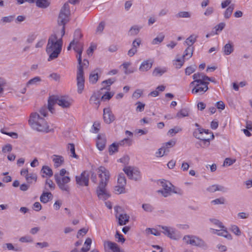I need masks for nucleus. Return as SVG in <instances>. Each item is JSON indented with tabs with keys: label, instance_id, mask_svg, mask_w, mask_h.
<instances>
[{
	"label": "nucleus",
	"instance_id": "obj_1",
	"mask_svg": "<svg viewBox=\"0 0 252 252\" xmlns=\"http://www.w3.org/2000/svg\"><path fill=\"white\" fill-rule=\"evenodd\" d=\"M96 172L100 179L96 189V194L100 199L105 200L110 196L109 191L106 188L110 179V174L108 170L102 166L96 169Z\"/></svg>",
	"mask_w": 252,
	"mask_h": 252
},
{
	"label": "nucleus",
	"instance_id": "obj_2",
	"mask_svg": "<svg viewBox=\"0 0 252 252\" xmlns=\"http://www.w3.org/2000/svg\"><path fill=\"white\" fill-rule=\"evenodd\" d=\"M63 44L62 37L58 39L56 34H52L48 39L46 51L49 55L48 61L56 59L60 54Z\"/></svg>",
	"mask_w": 252,
	"mask_h": 252
},
{
	"label": "nucleus",
	"instance_id": "obj_3",
	"mask_svg": "<svg viewBox=\"0 0 252 252\" xmlns=\"http://www.w3.org/2000/svg\"><path fill=\"white\" fill-rule=\"evenodd\" d=\"M29 124L32 128L37 131L47 133L51 131L49 126L44 118L41 117L37 112L31 114Z\"/></svg>",
	"mask_w": 252,
	"mask_h": 252
},
{
	"label": "nucleus",
	"instance_id": "obj_4",
	"mask_svg": "<svg viewBox=\"0 0 252 252\" xmlns=\"http://www.w3.org/2000/svg\"><path fill=\"white\" fill-rule=\"evenodd\" d=\"M73 102V99L68 95L52 96L49 97L48 100L49 109L51 110L53 106L55 103L58 104L63 108H68L72 105Z\"/></svg>",
	"mask_w": 252,
	"mask_h": 252
},
{
	"label": "nucleus",
	"instance_id": "obj_5",
	"mask_svg": "<svg viewBox=\"0 0 252 252\" xmlns=\"http://www.w3.org/2000/svg\"><path fill=\"white\" fill-rule=\"evenodd\" d=\"M83 51L76 52L78 53L77 56L78 65L77 66V81L78 93L81 94L84 88L85 78L84 76V71L83 70V65L82 62V53Z\"/></svg>",
	"mask_w": 252,
	"mask_h": 252
},
{
	"label": "nucleus",
	"instance_id": "obj_6",
	"mask_svg": "<svg viewBox=\"0 0 252 252\" xmlns=\"http://www.w3.org/2000/svg\"><path fill=\"white\" fill-rule=\"evenodd\" d=\"M83 51L76 52L78 53L77 56L78 65L77 66V81L78 93L81 94L84 88L85 78L84 76V71L83 70V65L82 62V53Z\"/></svg>",
	"mask_w": 252,
	"mask_h": 252
},
{
	"label": "nucleus",
	"instance_id": "obj_7",
	"mask_svg": "<svg viewBox=\"0 0 252 252\" xmlns=\"http://www.w3.org/2000/svg\"><path fill=\"white\" fill-rule=\"evenodd\" d=\"M69 15V6L68 3H65L61 8L58 19V25L59 26H63L61 30L62 37L64 34L65 25L68 22V17Z\"/></svg>",
	"mask_w": 252,
	"mask_h": 252
},
{
	"label": "nucleus",
	"instance_id": "obj_8",
	"mask_svg": "<svg viewBox=\"0 0 252 252\" xmlns=\"http://www.w3.org/2000/svg\"><path fill=\"white\" fill-rule=\"evenodd\" d=\"M55 181L58 186L59 189L63 191L69 192L70 191V187L68 185L70 181V178L69 176L61 177L58 175V173L54 175Z\"/></svg>",
	"mask_w": 252,
	"mask_h": 252
},
{
	"label": "nucleus",
	"instance_id": "obj_9",
	"mask_svg": "<svg viewBox=\"0 0 252 252\" xmlns=\"http://www.w3.org/2000/svg\"><path fill=\"white\" fill-rule=\"evenodd\" d=\"M159 184L162 189L158 190L157 192L161 193L164 197H166L170 195L172 192L176 193V191L174 190V186L169 182L163 180L160 181Z\"/></svg>",
	"mask_w": 252,
	"mask_h": 252
},
{
	"label": "nucleus",
	"instance_id": "obj_10",
	"mask_svg": "<svg viewBox=\"0 0 252 252\" xmlns=\"http://www.w3.org/2000/svg\"><path fill=\"white\" fill-rule=\"evenodd\" d=\"M183 240L187 244L201 248L207 247V245L205 242L195 236L186 235L184 237Z\"/></svg>",
	"mask_w": 252,
	"mask_h": 252
},
{
	"label": "nucleus",
	"instance_id": "obj_11",
	"mask_svg": "<svg viewBox=\"0 0 252 252\" xmlns=\"http://www.w3.org/2000/svg\"><path fill=\"white\" fill-rule=\"evenodd\" d=\"M116 212L115 217L118 220L119 225H124L129 221V216L126 213L122 212V209L120 206H116L114 208Z\"/></svg>",
	"mask_w": 252,
	"mask_h": 252
},
{
	"label": "nucleus",
	"instance_id": "obj_12",
	"mask_svg": "<svg viewBox=\"0 0 252 252\" xmlns=\"http://www.w3.org/2000/svg\"><path fill=\"white\" fill-rule=\"evenodd\" d=\"M194 48L193 47H188L184 52L182 59H177L175 61L174 64L176 68H180L183 65L185 60L190 58L193 54Z\"/></svg>",
	"mask_w": 252,
	"mask_h": 252
},
{
	"label": "nucleus",
	"instance_id": "obj_13",
	"mask_svg": "<svg viewBox=\"0 0 252 252\" xmlns=\"http://www.w3.org/2000/svg\"><path fill=\"white\" fill-rule=\"evenodd\" d=\"M76 184L81 186H88L89 181V174L86 171H83L79 176L75 177Z\"/></svg>",
	"mask_w": 252,
	"mask_h": 252
},
{
	"label": "nucleus",
	"instance_id": "obj_14",
	"mask_svg": "<svg viewBox=\"0 0 252 252\" xmlns=\"http://www.w3.org/2000/svg\"><path fill=\"white\" fill-rule=\"evenodd\" d=\"M159 227L162 229L161 232L168 237L173 240L177 239L176 231L175 228L162 225H159Z\"/></svg>",
	"mask_w": 252,
	"mask_h": 252
},
{
	"label": "nucleus",
	"instance_id": "obj_15",
	"mask_svg": "<svg viewBox=\"0 0 252 252\" xmlns=\"http://www.w3.org/2000/svg\"><path fill=\"white\" fill-rule=\"evenodd\" d=\"M208 83H196L193 85L194 87L192 89L191 92L192 94L199 93L200 94H203L208 89Z\"/></svg>",
	"mask_w": 252,
	"mask_h": 252
},
{
	"label": "nucleus",
	"instance_id": "obj_16",
	"mask_svg": "<svg viewBox=\"0 0 252 252\" xmlns=\"http://www.w3.org/2000/svg\"><path fill=\"white\" fill-rule=\"evenodd\" d=\"M154 63V60L151 59H149L143 61L139 67V70L140 72H144L149 71L152 67Z\"/></svg>",
	"mask_w": 252,
	"mask_h": 252
},
{
	"label": "nucleus",
	"instance_id": "obj_17",
	"mask_svg": "<svg viewBox=\"0 0 252 252\" xmlns=\"http://www.w3.org/2000/svg\"><path fill=\"white\" fill-rule=\"evenodd\" d=\"M103 119L104 122L108 124L111 123L115 120V116L109 108H106L103 109Z\"/></svg>",
	"mask_w": 252,
	"mask_h": 252
},
{
	"label": "nucleus",
	"instance_id": "obj_18",
	"mask_svg": "<svg viewBox=\"0 0 252 252\" xmlns=\"http://www.w3.org/2000/svg\"><path fill=\"white\" fill-rule=\"evenodd\" d=\"M123 170L130 179L137 180L139 178V172H134L131 167H126Z\"/></svg>",
	"mask_w": 252,
	"mask_h": 252
},
{
	"label": "nucleus",
	"instance_id": "obj_19",
	"mask_svg": "<svg viewBox=\"0 0 252 252\" xmlns=\"http://www.w3.org/2000/svg\"><path fill=\"white\" fill-rule=\"evenodd\" d=\"M106 143V138L104 135H97V140L96 141V146L98 149L100 151H102L105 147Z\"/></svg>",
	"mask_w": 252,
	"mask_h": 252
},
{
	"label": "nucleus",
	"instance_id": "obj_20",
	"mask_svg": "<svg viewBox=\"0 0 252 252\" xmlns=\"http://www.w3.org/2000/svg\"><path fill=\"white\" fill-rule=\"evenodd\" d=\"M204 76H205V75L202 73L197 72V73H194L192 75V78L194 79V81L190 83V86L194 85V84H196V83H200V84L204 83V82H203Z\"/></svg>",
	"mask_w": 252,
	"mask_h": 252
},
{
	"label": "nucleus",
	"instance_id": "obj_21",
	"mask_svg": "<svg viewBox=\"0 0 252 252\" xmlns=\"http://www.w3.org/2000/svg\"><path fill=\"white\" fill-rule=\"evenodd\" d=\"M99 72H100V69L99 68H96L91 72L89 76V81L90 83L94 84L97 82L98 79V74Z\"/></svg>",
	"mask_w": 252,
	"mask_h": 252
},
{
	"label": "nucleus",
	"instance_id": "obj_22",
	"mask_svg": "<svg viewBox=\"0 0 252 252\" xmlns=\"http://www.w3.org/2000/svg\"><path fill=\"white\" fill-rule=\"evenodd\" d=\"M220 230H214V233L217 234L219 236H223L228 240L232 239L231 235L227 232L225 229L220 228Z\"/></svg>",
	"mask_w": 252,
	"mask_h": 252
},
{
	"label": "nucleus",
	"instance_id": "obj_23",
	"mask_svg": "<svg viewBox=\"0 0 252 252\" xmlns=\"http://www.w3.org/2000/svg\"><path fill=\"white\" fill-rule=\"evenodd\" d=\"M54 162V166L56 168L61 166L64 161L63 158L61 156L54 155L52 157Z\"/></svg>",
	"mask_w": 252,
	"mask_h": 252
},
{
	"label": "nucleus",
	"instance_id": "obj_24",
	"mask_svg": "<svg viewBox=\"0 0 252 252\" xmlns=\"http://www.w3.org/2000/svg\"><path fill=\"white\" fill-rule=\"evenodd\" d=\"M207 190L211 192H214L216 191H221L225 192L226 191V189L221 185H213L207 188Z\"/></svg>",
	"mask_w": 252,
	"mask_h": 252
},
{
	"label": "nucleus",
	"instance_id": "obj_25",
	"mask_svg": "<svg viewBox=\"0 0 252 252\" xmlns=\"http://www.w3.org/2000/svg\"><path fill=\"white\" fill-rule=\"evenodd\" d=\"M234 51V47L232 43L228 42L222 48V52L225 55L231 54Z\"/></svg>",
	"mask_w": 252,
	"mask_h": 252
},
{
	"label": "nucleus",
	"instance_id": "obj_26",
	"mask_svg": "<svg viewBox=\"0 0 252 252\" xmlns=\"http://www.w3.org/2000/svg\"><path fill=\"white\" fill-rule=\"evenodd\" d=\"M52 198L53 195L50 192L44 191L40 197V200L43 203H46Z\"/></svg>",
	"mask_w": 252,
	"mask_h": 252
},
{
	"label": "nucleus",
	"instance_id": "obj_27",
	"mask_svg": "<svg viewBox=\"0 0 252 252\" xmlns=\"http://www.w3.org/2000/svg\"><path fill=\"white\" fill-rule=\"evenodd\" d=\"M166 71H167L166 67H157L155 68V69H154L153 73H152V75H153V76H155V77L161 76Z\"/></svg>",
	"mask_w": 252,
	"mask_h": 252
},
{
	"label": "nucleus",
	"instance_id": "obj_28",
	"mask_svg": "<svg viewBox=\"0 0 252 252\" xmlns=\"http://www.w3.org/2000/svg\"><path fill=\"white\" fill-rule=\"evenodd\" d=\"M99 97V94H94L90 99V103L96 107V108H98L100 104Z\"/></svg>",
	"mask_w": 252,
	"mask_h": 252
},
{
	"label": "nucleus",
	"instance_id": "obj_29",
	"mask_svg": "<svg viewBox=\"0 0 252 252\" xmlns=\"http://www.w3.org/2000/svg\"><path fill=\"white\" fill-rule=\"evenodd\" d=\"M142 28V26L138 25H134L132 26L128 31V34L130 36H135L138 34L141 29Z\"/></svg>",
	"mask_w": 252,
	"mask_h": 252
},
{
	"label": "nucleus",
	"instance_id": "obj_30",
	"mask_svg": "<svg viewBox=\"0 0 252 252\" xmlns=\"http://www.w3.org/2000/svg\"><path fill=\"white\" fill-rule=\"evenodd\" d=\"M206 130L203 128H197L195 129L193 133V135L197 139H200L201 140L205 137L203 136V132H205Z\"/></svg>",
	"mask_w": 252,
	"mask_h": 252
},
{
	"label": "nucleus",
	"instance_id": "obj_31",
	"mask_svg": "<svg viewBox=\"0 0 252 252\" xmlns=\"http://www.w3.org/2000/svg\"><path fill=\"white\" fill-rule=\"evenodd\" d=\"M41 81V79L40 77L36 76L32 79H30L26 83V87H30L31 86L37 85Z\"/></svg>",
	"mask_w": 252,
	"mask_h": 252
},
{
	"label": "nucleus",
	"instance_id": "obj_32",
	"mask_svg": "<svg viewBox=\"0 0 252 252\" xmlns=\"http://www.w3.org/2000/svg\"><path fill=\"white\" fill-rule=\"evenodd\" d=\"M197 37V35L191 34L186 39L185 43L189 47H192V45L196 42Z\"/></svg>",
	"mask_w": 252,
	"mask_h": 252
},
{
	"label": "nucleus",
	"instance_id": "obj_33",
	"mask_svg": "<svg viewBox=\"0 0 252 252\" xmlns=\"http://www.w3.org/2000/svg\"><path fill=\"white\" fill-rule=\"evenodd\" d=\"M36 5L42 8H45L50 5L49 0H37L36 1Z\"/></svg>",
	"mask_w": 252,
	"mask_h": 252
},
{
	"label": "nucleus",
	"instance_id": "obj_34",
	"mask_svg": "<svg viewBox=\"0 0 252 252\" xmlns=\"http://www.w3.org/2000/svg\"><path fill=\"white\" fill-rule=\"evenodd\" d=\"M26 180L29 184H32L33 182H36L37 180V175L35 173H29L27 177Z\"/></svg>",
	"mask_w": 252,
	"mask_h": 252
},
{
	"label": "nucleus",
	"instance_id": "obj_35",
	"mask_svg": "<svg viewBox=\"0 0 252 252\" xmlns=\"http://www.w3.org/2000/svg\"><path fill=\"white\" fill-rule=\"evenodd\" d=\"M164 37L165 36L163 33H160L158 36L153 39L152 44L156 45L160 43L163 40Z\"/></svg>",
	"mask_w": 252,
	"mask_h": 252
},
{
	"label": "nucleus",
	"instance_id": "obj_36",
	"mask_svg": "<svg viewBox=\"0 0 252 252\" xmlns=\"http://www.w3.org/2000/svg\"><path fill=\"white\" fill-rule=\"evenodd\" d=\"M92 244V239L90 238H87L85 242L84 245L81 249L82 252H87L90 249L91 245Z\"/></svg>",
	"mask_w": 252,
	"mask_h": 252
},
{
	"label": "nucleus",
	"instance_id": "obj_37",
	"mask_svg": "<svg viewBox=\"0 0 252 252\" xmlns=\"http://www.w3.org/2000/svg\"><path fill=\"white\" fill-rule=\"evenodd\" d=\"M55 188V185L54 184L53 182L50 179H47L45 182V186L44 189L45 190H48L50 189L53 190Z\"/></svg>",
	"mask_w": 252,
	"mask_h": 252
},
{
	"label": "nucleus",
	"instance_id": "obj_38",
	"mask_svg": "<svg viewBox=\"0 0 252 252\" xmlns=\"http://www.w3.org/2000/svg\"><path fill=\"white\" fill-rule=\"evenodd\" d=\"M41 171L44 174H45L47 176L50 177L53 176V173L52 169L49 167L48 166L44 165L43 166Z\"/></svg>",
	"mask_w": 252,
	"mask_h": 252
},
{
	"label": "nucleus",
	"instance_id": "obj_39",
	"mask_svg": "<svg viewBox=\"0 0 252 252\" xmlns=\"http://www.w3.org/2000/svg\"><path fill=\"white\" fill-rule=\"evenodd\" d=\"M182 130V128L179 126H175L174 128L169 129L167 132L168 135L172 137L176 133L181 132Z\"/></svg>",
	"mask_w": 252,
	"mask_h": 252
},
{
	"label": "nucleus",
	"instance_id": "obj_40",
	"mask_svg": "<svg viewBox=\"0 0 252 252\" xmlns=\"http://www.w3.org/2000/svg\"><path fill=\"white\" fill-rule=\"evenodd\" d=\"M234 8V4H231L225 11L224 13V17L225 19H229Z\"/></svg>",
	"mask_w": 252,
	"mask_h": 252
},
{
	"label": "nucleus",
	"instance_id": "obj_41",
	"mask_svg": "<svg viewBox=\"0 0 252 252\" xmlns=\"http://www.w3.org/2000/svg\"><path fill=\"white\" fill-rule=\"evenodd\" d=\"M191 14L190 12L188 11H180L176 14L175 16L176 18H189L191 17Z\"/></svg>",
	"mask_w": 252,
	"mask_h": 252
},
{
	"label": "nucleus",
	"instance_id": "obj_42",
	"mask_svg": "<svg viewBox=\"0 0 252 252\" xmlns=\"http://www.w3.org/2000/svg\"><path fill=\"white\" fill-rule=\"evenodd\" d=\"M116 81V79L114 78H109L107 80H104L102 82V85L106 84V87H104L103 89H106L107 90H110V86L113 84Z\"/></svg>",
	"mask_w": 252,
	"mask_h": 252
},
{
	"label": "nucleus",
	"instance_id": "obj_43",
	"mask_svg": "<svg viewBox=\"0 0 252 252\" xmlns=\"http://www.w3.org/2000/svg\"><path fill=\"white\" fill-rule=\"evenodd\" d=\"M126 179L123 173L120 174L118 178V184L125 187L126 185Z\"/></svg>",
	"mask_w": 252,
	"mask_h": 252
},
{
	"label": "nucleus",
	"instance_id": "obj_44",
	"mask_svg": "<svg viewBox=\"0 0 252 252\" xmlns=\"http://www.w3.org/2000/svg\"><path fill=\"white\" fill-rule=\"evenodd\" d=\"M52 108L51 109V110H50L49 109L48 105V108L46 106L42 107L39 110V114L41 117H42L43 118L46 117L47 116L48 110H50L51 112H52Z\"/></svg>",
	"mask_w": 252,
	"mask_h": 252
},
{
	"label": "nucleus",
	"instance_id": "obj_45",
	"mask_svg": "<svg viewBox=\"0 0 252 252\" xmlns=\"http://www.w3.org/2000/svg\"><path fill=\"white\" fill-rule=\"evenodd\" d=\"M83 43L79 42L78 40H75V45L73 46V49L75 52L79 51H83Z\"/></svg>",
	"mask_w": 252,
	"mask_h": 252
},
{
	"label": "nucleus",
	"instance_id": "obj_46",
	"mask_svg": "<svg viewBox=\"0 0 252 252\" xmlns=\"http://www.w3.org/2000/svg\"><path fill=\"white\" fill-rule=\"evenodd\" d=\"M68 149L70 152L71 155H70V156L78 158V156L76 154L75 152V146L73 144L70 143L68 144Z\"/></svg>",
	"mask_w": 252,
	"mask_h": 252
},
{
	"label": "nucleus",
	"instance_id": "obj_47",
	"mask_svg": "<svg viewBox=\"0 0 252 252\" xmlns=\"http://www.w3.org/2000/svg\"><path fill=\"white\" fill-rule=\"evenodd\" d=\"M210 134H211L210 138H206L205 137L204 138H203L201 140V141H202L203 144V147L209 146L210 145V140L213 139L214 138V134L212 132H211Z\"/></svg>",
	"mask_w": 252,
	"mask_h": 252
},
{
	"label": "nucleus",
	"instance_id": "obj_48",
	"mask_svg": "<svg viewBox=\"0 0 252 252\" xmlns=\"http://www.w3.org/2000/svg\"><path fill=\"white\" fill-rule=\"evenodd\" d=\"M189 113L188 110L186 109H183L177 113L176 117L178 118H181L187 117Z\"/></svg>",
	"mask_w": 252,
	"mask_h": 252
},
{
	"label": "nucleus",
	"instance_id": "obj_49",
	"mask_svg": "<svg viewBox=\"0 0 252 252\" xmlns=\"http://www.w3.org/2000/svg\"><path fill=\"white\" fill-rule=\"evenodd\" d=\"M119 145L118 143L116 144L115 143L112 144L109 147V152L110 155H113L114 153L117 152L118 151V148Z\"/></svg>",
	"mask_w": 252,
	"mask_h": 252
},
{
	"label": "nucleus",
	"instance_id": "obj_50",
	"mask_svg": "<svg viewBox=\"0 0 252 252\" xmlns=\"http://www.w3.org/2000/svg\"><path fill=\"white\" fill-rule=\"evenodd\" d=\"M209 220L213 224L217 226L219 228H224V226L223 225L222 223L218 220L215 219H210Z\"/></svg>",
	"mask_w": 252,
	"mask_h": 252
},
{
	"label": "nucleus",
	"instance_id": "obj_51",
	"mask_svg": "<svg viewBox=\"0 0 252 252\" xmlns=\"http://www.w3.org/2000/svg\"><path fill=\"white\" fill-rule=\"evenodd\" d=\"M118 144L121 146H130L132 144V140L128 138H125L123 140L120 141Z\"/></svg>",
	"mask_w": 252,
	"mask_h": 252
},
{
	"label": "nucleus",
	"instance_id": "obj_52",
	"mask_svg": "<svg viewBox=\"0 0 252 252\" xmlns=\"http://www.w3.org/2000/svg\"><path fill=\"white\" fill-rule=\"evenodd\" d=\"M146 231L147 233H150L156 236L160 235V232L155 228H148L146 229Z\"/></svg>",
	"mask_w": 252,
	"mask_h": 252
},
{
	"label": "nucleus",
	"instance_id": "obj_53",
	"mask_svg": "<svg viewBox=\"0 0 252 252\" xmlns=\"http://www.w3.org/2000/svg\"><path fill=\"white\" fill-rule=\"evenodd\" d=\"M14 15L3 17L1 19V22L3 23H10L14 20Z\"/></svg>",
	"mask_w": 252,
	"mask_h": 252
},
{
	"label": "nucleus",
	"instance_id": "obj_54",
	"mask_svg": "<svg viewBox=\"0 0 252 252\" xmlns=\"http://www.w3.org/2000/svg\"><path fill=\"white\" fill-rule=\"evenodd\" d=\"M19 241L22 243H32L33 242L32 238L30 236H25L21 237L19 239Z\"/></svg>",
	"mask_w": 252,
	"mask_h": 252
},
{
	"label": "nucleus",
	"instance_id": "obj_55",
	"mask_svg": "<svg viewBox=\"0 0 252 252\" xmlns=\"http://www.w3.org/2000/svg\"><path fill=\"white\" fill-rule=\"evenodd\" d=\"M224 203L225 199L222 197L217 198L211 201V203L213 205L224 204Z\"/></svg>",
	"mask_w": 252,
	"mask_h": 252
},
{
	"label": "nucleus",
	"instance_id": "obj_56",
	"mask_svg": "<svg viewBox=\"0 0 252 252\" xmlns=\"http://www.w3.org/2000/svg\"><path fill=\"white\" fill-rule=\"evenodd\" d=\"M225 26V24L223 22L220 23V24L216 26L214 28L216 31L215 34H217L218 32L221 31L224 29Z\"/></svg>",
	"mask_w": 252,
	"mask_h": 252
},
{
	"label": "nucleus",
	"instance_id": "obj_57",
	"mask_svg": "<svg viewBox=\"0 0 252 252\" xmlns=\"http://www.w3.org/2000/svg\"><path fill=\"white\" fill-rule=\"evenodd\" d=\"M105 27V23L104 22H101L96 29V33L100 34L103 32Z\"/></svg>",
	"mask_w": 252,
	"mask_h": 252
},
{
	"label": "nucleus",
	"instance_id": "obj_58",
	"mask_svg": "<svg viewBox=\"0 0 252 252\" xmlns=\"http://www.w3.org/2000/svg\"><path fill=\"white\" fill-rule=\"evenodd\" d=\"M196 70V66H190L186 68L185 70V73L187 75H189L193 72H194Z\"/></svg>",
	"mask_w": 252,
	"mask_h": 252
},
{
	"label": "nucleus",
	"instance_id": "obj_59",
	"mask_svg": "<svg viewBox=\"0 0 252 252\" xmlns=\"http://www.w3.org/2000/svg\"><path fill=\"white\" fill-rule=\"evenodd\" d=\"M142 208L145 211L148 212H152L154 209V207L150 204H143Z\"/></svg>",
	"mask_w": 252,
	"mask_h": 252
},
{
	"label": "nucleus",
	"instance_id": "obj_60",
	"mask_svg": "<svg viewBox=\"0 0 252 252\" xmlns=\"http://www.w3.org/2000/svg\"><path fill=\"white\" fill-rule=\"evenodd\" d=\"M236 161L235 159H231L230 158H226L223 162L224 166H230L235 163Z\"/></svg>",
	"mask_w": 252,
	"mask_h": 252
},
{
	"label": "nucleus",
	"instance_id": "obj_61",
	"mask_svg": "<svg viewBox=\"0 0 252 252\" xmlns=\"http://www.w3.org/2000/svg\"><path fill=\"white\" fill-rule=\"evenodd\" d=\"M231 230L236 235L239 236L241 235V231L239 227L235 225H232L231 227Z\"/></svg>",
	"mask_w": 252,
	"mask_h": 252
},
{
	"label": "nucleus",
	"instance_id": "obj_62",
	"mask_svg": "<svg viewBox=\"0 0 252 252\" xmlns=\"http://www.w3.org/2000/svg\"><path fill=\"white\" fill-rule=\"evenodd\" d=\"M142 91L140 90H136L133 94L132 97L134 99L139 98L142 94Z\"/></svg>",
	"mask_w": 252,
	"mask_h": 252
},
{
	"label": "nucleus",
	"instance_id": "obj_63",
	"mask_svg": "<svg viewBox=\"0 0 252 252\" xmlns=\"http://www.w3.org/2000/svg\"><path fill=\"white\" fill-rule=\"evenodd\" d=\"M136 105H137L136 110L138 112H142L144 110V107H145V104L140 102L138 101Z\"/></svg>",
	"mask_w": 252,
	"mask_h": 252
},
{
	"label": "nucleus",
	"instance_id": "obj_64",
	"mask_svg": "<svg viewBox=\"0 0 252 252\" xmlns=\"http://www.w3.org/2000/svg\"><path fill=\"white\" fill-rule=\"evenodd\" d=\"M125 190V187L118 185L115 187V191L118 194L123 193Z\"/></svg>",
	"mask_w": 252,
	"mask_h": 252
}]
</instances>
